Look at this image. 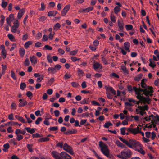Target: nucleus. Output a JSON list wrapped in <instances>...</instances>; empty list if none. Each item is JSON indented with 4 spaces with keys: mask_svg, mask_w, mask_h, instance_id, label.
<instances>
[{
    "mask_svg": "<svg viewBox=\"0 0 159 159\" xmlns=\"http://www.w3.org/2000/svg\"><path fill=\"white\" fill-rule=\"evenodd\" d=\"M145 80H146L143 79L141 81V86L142 88L144 89H143L140 87L137 88L135 86H134V91L135 93L143 94L146 96H152L153 94L152 93L154 92L153 88L152 87H148L145 83Z\"/></svg>",
    "mask_w": 159,
    "mask_h": 159,
    "instance_id": "f257e3e1",
    "label": "nucleus"
},
{
    "mask_svg": "<svg viewBox=\"0 0 159 159\" xmlns=\"http://www.w3.org/2000/svg\"><path fill=\"white\" fill-rule=\"evenodd\" d=\"M123 143L129 147L137 151L142 155L145 154V152L143 149V146L135 139H130L129 140H123Z\"/></svg>",
    "mask_w": 159,
    "mask_h": 159,
    "instance_id": "f03ea898",
    "label": "nucleus"
},
{
    "mask_svg": "<svg viewBox=\"0 0 159 159\" xmlns=\"http://www.w3.org/2000/svg\"><path fill=\"white\" fill-rule=\"evenodd\" d=\"M99 146L102 153L108 158L111 159L113 156L110 153L108 146L102 141L99 142Z\"/></svg>",
    "mask_w": 159,
    "mask_h": 159,
    "instance_id": "7ed1b4c3",
    "label": "nucleus"
},
{
    "mask_svg": "<svg viewBox=\"0 0 159 159\" xmlns=\"http://www.w3.org/2000/svg\"><path fill=\"white\" fill-rule=\"evenodd\" d=\"M135 94L137 95L136 98L138 99L139 100L138 101H136L135 104L139 105L140 103H143L144 104L146 103L149 104L150 102V99L148 97L146 98L143 96V94H140L137 93H135Z\"/></svg>",
    "mask_w": 159,
    "mask_h": 159,
    "instance_id": "20e7f679",
    "label": "nucleus"
},
{
    "mask_svg": "<svg viewBox=\"0 0 159 159\" xmlns=\"http://www.w3.org/2000/svg\"><path fill=\"white\" fill-rule=\"evenodd\" d=\"M132 154V152L131 151L128 149L121 151L120 154L118 155V157L123 159H127L130 158Z\"/></svg>",
    "mask_w": 159,
    "mask_h": 159,
    "instance_id": "39448f33",
    "label": "nucleus"
},
{
    "mask_svg": "<svg viewBox=\"0 0 159 159\" xmlns=\"http://www.w3.org/2000/svg\"><path fill=\"white\" fill-rule=\"evenodd\" d=\"M148 105H145L144 106H138L136 109V111L137 114H140L141 115H143L146 113L145 111L148 110Z\"/></svg>",
    "mask_w": 159,
    "mask_h": 159,
    "instance_id": "423d86ee",
    "label": "nucleus"
},
{
    "mask_svg": "<svg viewBox=\"0 0 159 159\" xmlns=\"http://www.w3.org/2000/svg\"><path fill=\"white\" fill-rule=\"evenodd\" d=\"M130 44L129 42H126L124 43V48L120 47L119 49L121 50V52L123 55H125L127 54L126 51L129 52H130L129 49Z\"/></svg>",
    "mask_w": 159,
    "mask_h": 159,
    "instance_id": "0eeeda50",
    "label": "nucleus"
},
{
    "mask_svg": "<svg viewBox=\"0 0 159 159\" xmlns=\"http://www.w3.org/2000/svg\"><path fill=\"white\" fill-rule=\"evenodd\" d=\"M61 68V66L59 64H57L54 67H49L48 68V73L50 74H55L58 70Z\"/></svg>",
    "mask_w": 159,
    "mask_h": 159,
    "instance_id": "6e6552de",
    "label": "nucleus"
},
{
    "mask_svg": "<svg viewBox=\"0 0 159 159\" xmlns=\"http://www.w3.org/2000/svg\"><path fill=\"white\" fill-rule=\"evenodd\" d=\"M141 128H139L138 126L135 128L129 127L127 129V131L129 132L134 135H136L139 133L141 131Z\"/></svg>",
    "mask_w": 159,
    "mask_h": 159,
    "instance_id": "1a4fd4ad",
    "label": "nucleus"
},
{
    "mask_svg": "<svg viewBox=\"0 0 159 159\" xmlns=\"http://www.w3.org/2000/svg\"><path fill=\"white\" fill-rule=\"evenodd\" d=\"M63 149L71 155H73L74 154L72 147L66 143H65L64 144Z\"/></svg>",
    "mask_w": 159,
    "mask_h": 159,
    "instance_id": "9d476101",
    "label": "nucleus"
},
{
    "mask_svg": "<svg viewBox=\"0 0 159 159\" xmlns=\"http://www.w3.org/2000/svg\"><path fill=\"white\" fill-rule=\"evenodd\" d=\"M151 116L152 117L151 123L153 124V127H155L156 126L155 124H157V122H159V116L158 115L154 116L152 114Z\"/></svg>",
    "mask_w": 159,
    "mask_h": 159,
    "instance_id": "9b49d317",
    "label": "nucleus"
},
{
    "mask_svg": "<svg viewBox=\"0 0 159 159\" xmlns=\"http://www.w3.org/2000/svg\"><path fill=\"white\" fill-rule=\"evenodd\" d=\"M145 134L146 138L148 139L150 138L151 136V139L152 140H154L156 136V133L154 132H152L151 133L150 132L147 131L145 133Z\"/></svg>",
    "mask_w": 159,
    "mask_h": 159,
    "instance_id": "f8f14e48",
    "label": "nucleus"
},
{
    "mask_svg": "<svg viewBox=\"0 0 159 159\" xmlns=\"http://www.w3.org/2000/svg\"><path fill=\"white\" fill-rule=\"evenodd\" d=\"M70 7V5L69 4L65 6L61 12V15L62 16H64L66 15L67 12L69 10Z\"/></svg>",
    "mask_w": 159,
    "mask_h": 159,
    "instance_id": "ddd939ff",
    "label": "nucleus"
},
{
    "mask_svg": "<svg viewBox=\"0 0 159 159\" xmlns=\"http://www.w3.org/2000/svg\"><path fill=\"white\" fill-rule=\"evenodd\" d=\"M61 158L62 159H72L71 157L65 152H62L60 153Z\"/></svg>",
    "mask_w": 159,
    "mask_h": 159,
    "instance_id": "4468645a",
    "label": "nucleus"
},
{
    "mask_svg": "<svg viewBox=\"0 0 159 159\" xmlns=\"http://www.w3.org/2000/svg\"><path fill=\"white\" fill-rule=\"evenodd\" d=\"M51 154L55 159H62L61 158L60 153L55 151H53L51 152Z\"/></svg>",
    "mask_w": 159,
    "mask_h": 159,
    "instance_id": "2eb2a0df",
    "label": "nucleus"
},
{
    "mask_svg": "<svg viewBox=\"0 0 159 159\" xmlns=\"http://www.w3.org/2000/svg\"><path fill=\"white\" fill-rule=\"evenodd\" d=\"M117 24L119 27L118 31L119 32L122 31L124 29V23L123 21H120L119 20L117 21Z\"/></svg>",
    "mask_w": 159,
    "mask_h": 159,
    "instance_id": "dca6fc26",
    "label": "nucleus"
},
{
    "mask_svg": "<svg viewBox=\"0 0 159 159\" xmlns=\"http://www.w3.org/2000/svg\"><path fill=\"white\" fill-rule=\"evenodd\" d=\"M14 19V14H10L9 16V17L6 18L7 23L9 25L11 26V22Z\"/></svg>",
    "mask_w": 159,
    "mask_h": 159,
    "instance_id": "f3484780",
    "label": "nucleus"
},
{
    "mask_svg": "<svg viewBox=\"0 0 159 159\" xmlns=\"http://www.w3.org/2000/svg\"><path fill=\"white\" fill-rule=\"evenodd\" d=\"M30 60L33 65H35L38 62L37 58L34 55L30 56Z\"/></svg>",
    "mask_w": 159,
    "mask_h": 159,
    "instance_id": "a211bd4d",
    "label": "nucleus"
},
{
    "mask_svg": "<svg viewBox=\"0 0 159 159\" xmlns=\"http://www.w3.org/2000/svg\"><path fill=\"white\" fill-rule=\"evenodd\" d=\"M25 11V9L24 8H23L20 10L19 11L17 16V18L18 19H20L21 18L22 16L24 15Z\"/></svg>",
    "mask_w": 159,
    "mask_h": 159,
    "instance_id": "6ab92c4d",
    "label": "nucleus"
},
{
    "mask_svg": "<svg viewBox=\"0 0 159 159\" xmlns=\"http://www.w3.org/2000/svg\"><path fill=\"white\" fill-rule=\"evenodd\" d=\"M93 68L96 71H97L98 69H102V65L98 62H96L93 64Z\"/></svg>",
    "mask_w": 159,
    "mask_h": 159,
    "instance_id": "aec40b11",
    "label": "nucleus"
},
{
    "mask_svg": "<svg viewBox=\"0 0 159 159\" xmlns=\"http://www.w3.org/2000/svg\"><path fill=\"white\" fill-rule=\"evenodd\" d=\"M107 92H111V93L113 95H115L116 94V91L114 89L111 87L109 86L107 87L106 89Z\"/></svg>",
    "mask_w": 159,
    "mask_h": 159,
    "instance_id": "412c9836",
    "label": "nucleus"
},
{
    "mask_svg": "<svg viewBox=\"0 0 159 159\" xmlns=\"http://www.w3.org/2000/svg\"><path fill=\"white\" fill-rule=\"evenodd\" d=\"M52 135L51 134H49L48 135L47 137H43L40 138L39 139V141L40 142H44L46 141H48L49 140V137L50 136H52Z\"/></svg>",
    "mask_w": 159,
    "mask_h": 159,
    "instance_id": "4be33fe9",
    "label": "nucleus"
},
{
    "mask_svg": "<svg viewBox=\"0 0 159 159\" xmlns=\"http://www.w3.org/2000/svg\"><path fill=\"white\" fill-rule=\"evenodd\" d=\"M16 118L18 120L22 122L23 123H26L27 122L25 120V119L22 117L20 116L19 115H16Z\"/></svg>",
    "mask_w": 159,
    "mask_h": 159,
    "instance_id": "5701e85b",
    "label": "nucleus"
},
{
    "mask_svg": "<svg viewBox=\"0 0 159 159\" xmlns=\"http://www.w3.org/2000/svg\"><path fill=\"white\" fill-rule=\"evenodd\" d=\"M25 52V50L23 48H20L19 53L21 57H22L24 56Z\"/></svg>",
    "mask_w": 159,
    "mask_h": 159,
    "instance_id": "b1692460",
    "label": "nucleus"
},
{
    "mask_svg": "<svg viewBox=\"0 0 159 159\" xmlns=\"http://www.w3.org/2000/svg\"><path fill=\"white\" fill-rule=\"evenodd\" d=\"M110 18L111 21L113 23H115L116 22L117 20L116 17L112 13L110 16Z\"/></svg>",
    "mask_w": 159,
    "mask_h": 159,
    "instance_id": "393cba45",
    "label": "nucleus"
},
{
    "mask_svg": "<svg viewBox=\"0 0 159 159\" xmlns=\"http://www.w3.org/2000/svg\"><path fill=\"white\" fill-rule=\"evenodd\" d=\"M57 13V11H51L48 13V15L49 16H55Z\"/></svg>",
    "mask_w": 159,
    "mask_h": 159,
    "instance_id": "a878e982",
    "label": "nucleus"
},
{
    "mask_svg": "<svg viewBox=\"0 0 159 159\" xmlns=\"http://www.w3.org/2000/svg\"><path fill=\"white\" fill-rule=\"evenodd\" d=\"M24 129L26 130L27 131L31 134H33L35 132L34 129V128H31L30 127H25Z\"/></svg>",
    "mask_w": 159,
    "mask_h": 159,
    "instance_id": "bb28decb",
    "label": "nucleus"
},
{
    "mask_svg": "<svg viewBox=\"0 0 159 159\" xmlns=\"http://www.w3.org/2000/svg\"><path fill=\"white\" fill-rule=\"evenodd\" d=\"M125 107L128 109L131 110V107L134 105V104H131V103H129L128 102H126L125 103Z\"/></svg>",
    "mask_w": 159,
    "mask_h": 159,
    "instance_id": "cd10ccee",
    "label": "nucleus"
},
{
    "mask_svg": "<svg viewBox=\"0 0 159 159\" xmlns=\"http://www.w3.org/2000/svg\"><path fill=\"white\" fill-rule=\"evenodd\" d=\"M139 133H140L143 136L142 139L144 142L148 143L150 142V140L149 139H148L144 137V134L143 132H141V131H140Z\"/></svg>",
    "mask_w": 159,
    "mask_h": 159,
    "instance_id": "c85d7f7f",
    "label": "nucleus"
},
{
    "mask_svg": "<svg viewBox=\"0 0 159 159\" xmlns=\"http://www.w3.org/2000/svg\"><path fill=\"white\" fill-rule=\"evenodd\" d=\"M33 43V42L31 41H29L25 42L24 44V47L26 49H28L29 46L31 45Z\"/></svg>",
    "mask_w": 159,
    "mask_h": 159,
    "instance_id": "c756f323",
    "label": "nucleus"
},
{
    "mask_svg": "<svg viewBox=\"0 0 159 159\" xmlns=\"http://www.w3.org/2000/svg\"><path fill=\"white\" fill-rule=\"evenodd\" d=\"M19 27V26H18L13 25L12 26L11 28V32L13 33H16L17 31V29Z\"/></svg>",
    "mask_w": 159,
    "mask_h": 159,
    "instance_id": "7c9ffc66",
    "label": "nucleus"
},
{
    "mask_svg": "<svg viewBox=\"0 0 159 159\" xmlns=\"http://www.w3.org/2000/svg\"><path fill=\"white\" fill-rule=\"evenodd\" d=\"M27 104V102L26 100H23V101L20 102L19 104V107H21L25 106H26Z\"/></svg>",
    "mask_w": 159,
    "mask_h": 159,
    "instance_id": "2f4dec72",
    "label": "nucleus"
},
{
    "mask_svg": "<svg viewBox=\"0 0 159 159\" xmlns=\"http://www.w3.org/2000/svg\"><path fill=\"white\" fill-rule=\"evenodd\" d=\"M149 61L150 62L149 64V66L152 68H154L156 66L155 62L153 61H152V60L151 59H149Z\"/></svg>",
    "mask_w": 159,
    "mask_h": 159,
    "instance_id": "473e14b6",
    "label": "nucleus"
},
{
    "mask_svg": "<svg viewBox=\"0 0 159 159\" xmlns=\"http://www.w3.org/2000/svg\"><path fill=\"white\" fill-rule=\"evenodd\" d=\"M10 147L9 144L8 143H7L3 145L4 148L3 149L4 152H7Z\"/></svg>",
    "mask_w": 159,
    "mask_h": 159,
    "instance_id": "72a5a7b5",
    "label": "nucleus"
},
{
    "mask_svg": "<svg viewBox=\"0 0 159 159\" xmlns=\"http://www.w3.org/2000/svg\"><path fill=\"white\" fill-rule=\"evenodd\" d=\"M142 74H140L135 77L134 80L136 81H139L142 78Z\"/></svg>",
    "mask_w": 159,
    "mask_h": 159,
    "instance_id": "f704fd0d",
    "label": "nucleus"
},
{
    "mask_svg": "<svg viewBox=\"0 0 159 159\" xmlns=\"http://www.w3.org/2000/svg\"><path fill=\"white\" fill-rule=\"evenodd\" d=\"M7 36L9 39L11 41H15L16 40L14 37L11 34H9L7 35Z\"/></svg>",
    "mask_w": 159,
    "mask_h": 159,
    "instance_id": "c9c22d12",
    "label": "nucleus"
},
{
    "mask_svg": "<svg viewBox=\"0 0 159 159\" xmlns=\"http://www.w3.org/2000/svg\"><path fill=\"white\" fill-rule=\"evenodd\" d=\"M2 2L1 3V6L3 8H6L8 5V3L7 2L5 1V0H2Z\"/></svg>",
    "mask_w": 159,
    "mask_h": 159,
    "instance_id": "e433bc0d",
    "label": "nucleus"
},
{
    "mask_svg": "<svg viewBox=\"0 0 159 159\" xmlns=\"http://www.w3.org/2000/svg\"><path fill=\"white\" fill-rule=\"evenodd\" d=\"M5 18V17L3 15H1V19L0 21V23L1 24V26H2L3 25V24L4 23Z\"/></svg>",
    "mask_w": 159,
    "mask_h": 159,
    "instance_id": "4c0bfd02",
    "label": "nucleus"
},
{
    "mask_svg": "<svg viewBox=\"0 0 159 159\" xmlns=\"http://www.w3.org/2000/svg\"><path fill=\"white\" fill-rule=\"evenodd\" d=\"M102 109V108L100 107H98L97 108V110L95 111V115L96 116H98L100 114V111Z\"/></svg>",
    "mask_w": 159,
    "mask_h": 159,
    "instance_id": "58836bf2",
    "label": "nucleus"
},
{
    "mask_svg": "<svg viewBox=\"0 0 159 159\" xmlns=\"http://www.w3.org/2000/svg\"><path fill=\"white\" fill-rule=\"evenodd\" d=\"M116 143L117 146L122 148H124L125 146V145L118 140L116 141Z\"/></svg>",
    "mask_w": 159,
    "mask_h": 159,
    "instance_id": "ea45409f",
    "label": "nucleus"
},
{
    "mask_svg": "<svg viewBox=\"0 0 159 159\" xmlns=\"http://www.w3.org/2000/svg\"><path fill=\"white\" fill-rule=\"evenodd\" d=\"M112 125V124L110 121H108L106 122L104 124V126L105 128H108L110 126Z\"/></svg>",
    "mask_w": 159,
    "mask_h": 159,
    "instance_id": "a19ab883",
    "label": "nucleus"
},
{
    "mask_svg": "<svg viewBox=\"0 0 159 159\" xmlns=\"http://www.w3.org/2000/svg\"><path fill=\"white\" fill-rule=\"evenodd\" d=\"M72 75L69 73H66L64 76L63 78L65 79H68L70 78Z\"/></svg>",
    "mask_w": 159,
    "mask_h": 159,
    "instance_id": "79ce46f5",
    "label": "nucleus"
},
{
    "mask_svg": "<svg viewBox=\"0 0 159 159\" xmlns=\"http://www.w3.org/2000/svg\"><path fill=\"white\" fill-rule=\"evenodd\" d=\"M27 147L29 151L30 152H32L34 151V149L32 148V145L30 144H28L27 145Z\"/></svg>",
    "mask_w": 159,
    "mask_h": 159,
    "instance_id": "37998d69",
    "label": "nucleus"
},
{
    "mask_svg": "<svg viewBox=\"0 0 159 159\" xmlns=\"http://www.w3.org/2000/svg\"><path fill=\"white\" fill-rule=\"evenodd\" d=\"M120 8L118 6H116L114 8V11L116 14H117L120 11Z\"/></svg>",
    "mask_w": 159,
    "mask_h": 159,
    "instance_id": "c03bdc74",
    "label": "nucleus"
},
{
    "mask_svg": "<svg viewBox=\"0 0 159 159\" xmlns=\"http://www.w3.org/2000/svg\"><path fill=\"white\" fill-rule=\"evenodd\" d=\"M80 103L82 104H87L89 103V98H84L81 101Z\"/></svg>",
    "mask_w": 159,
    "mask_h": 159,
    "instance_id": "a18cd8bd",
    "label": "nucleus"
},
{
    "mask_svg": "<svg viewBox=\"0 0 159 159\" xmlns=\"http://www.w3.org/2000/svg\"><path fill=\"white\" fill-rule=\"evenodd\" d=\"M127 128L123 127L120 129L121 134L122 135H125V131H127Z\"/></svg>",
    "mask_w": 159,
    "mask_h": 159,
    "instance_id": "49530a36",
    "label": "nucleus"
},
{
    "mask_svg": "<svg viewBox=\"0 0 159 159\" xmlns=\"http://www.w3.org/2000/svg\"><path fill=\"white\" fill-rule=\"evenodd\" d=\"M11 77L14 80H16L17 79L16 77V75L15 72L11 70Z\"/></svg>",
    "mask_w": 159,
    "mask_h": 159,
    "instance_id": "de8ad7c7",
    "label": "nucleus"
},
{
    "mask_svg": "<svg viewBox=\"0 0 159 159\" xmlns=\"http://www.w3.org/2000/svg\"><path fill=\"white\" fill-rule=\"evenodd\" d=\"M7 52L6 50H2L1 51V55L2 56L3 58L4 59H5L7 56Z\"/></svg>",
    "mask_w": 159,
    "mask_h": 159,
    "instance_id": "09e8293b",
    "label": "nucleus"
},
{
    "mask_svg": "<svg viewBox=\"0 0 159 159\" xmlns=\"http://www.w3.org/2000/svg\"><path fill=\"white\" fill-rule=\"evenodd\" d=\"M125 27L127 30H132L133 29V26L131 25H126Z\"/></svg>",
    "mask_w": 159,
    "mask_h": 159,
    "instance_id": "8fccbe9b",
    "label": "nucleus"
},
{
    "mask_svg": "<svg viewBox=\"0 0 159 159\" xmlns=\"http://www.w3.org/2000/svg\"><path fill=\"white\" fill-rule=\"evenodd\" d=\"M16 107L17 105L15 102H13L11 103V109L16 110Z\"/></svg>",
    "mask_w": 159,
    "mask_h": 159,
    "instance_id": "3c124183",
    "label": "nucleus"
},
{
    "mask_svg": "<svg viewBox=\"0 0 159 159\" xmlns=\"http://www.w3.org/2000/svg\"><path fill=\"white\" fill-rule=\"evenodd\" d=\"M2 74H4L5 73L6 70L7 69V66L6 65L3 64L2 65Z\"/></svg>",
    "mask_w": 159,
    "mask_h": 159,
    "instance_id": "603ef678",
    "label": "nucleus"
},
{
    "mask_svg": "<svg viewBox=\"0 0 159 159\" xmlns=\"http://www.w3.org/2000/svg\"><path fill=\"white\" fill-rule=\"evenodd\" d=\"M106 94L107 98L109 99L112 98L113 96L109 92H106Z\"/></svg>",
    "mask_w": 159,
    "mask_h": 159,
    "instance_id": "864d4df0",
    "label": "nucleus"
},
{
    "mask_svg": "<svg viewBox=\"0 0 159 159\" xmlns=\"http://www.w3.org/2000/svg\"><path fill=\"white\" fill-rule=\"evenodd\" d=\"M61 27V25L60 23H57L54 26L53 29L55 30H57L58 29H57V28L59 29Z\"/></svg>",
    "mask_w": 159,
    "mask_h": 159,
    "instance_id": "5fc2aeb1",
    "label": "nucleus"
},
{
    "mask_svg": "<svg viewBox=\"0 0 159 159\" xmlns=\"http://www.w3.org/2000/svg\"><path fill=\"white\" fill-rule=\"evenodd\" d=\"M63 142H60L57 143L56 146L57 147H60V148H63Z\"/></svg>",
    "mask_w": 159,
    "mask_h": 159,
    "instance_id": "6e6d98bb",
    "label": "nucleus"
},
{
    "mask_svg": "<svg viewBox=\"0 0 159 159\" xmlns=\"http://www.w3.org/2000/svg\"><path fill=\"white\" fill-rule=\"evenodd\" d=\"M71 84L72 86L76 88L80 86L79 83L76 82H73L71 83Z\"/></svg>",
    "mask_w": 159,
    "mask_h": 159,
    "instance_id": "4d7b16f0",
    "label": "nucleus"
},
{
    "mask_svg": "<svg viewBox=\"0 0 159 159\" xmlns=\"http://www.w3.org/2000/svg\"><path fill=\"white\" fill-rule=\"evenodd\" d=\"M26 87V84L25 83H21L20 85V89L22 90H23Z\"/></svg>",
    "mask_w": 159,
    "mask_h": 159,
    "instance_id": "13d9d810",
    "label": "nucleus"
},
{
    "mask_svg": "<svg viewBox=\"0 0 159 159\" xmlns=\"http://www.w3.org/2000/svg\"><path fill=\"white\" fill-rule=\"evenodd\" d=\"M128 102L129 103H131V104H134V105L136 102V101L132 98H129L128 99Z\"/></svg>",
    "mask_w": 159,
    "mask_h": 159,
    "instance_id": "bf43d9fd",
    "label": "nucleus"
},
{
    "mask_svg": "<svg viewBox=\"0 0 159 159\" xmlns=\"http://www.w3.org/2000/svg\"><path fill=\"white\" fill-rule=\"evenodd\" d=\"M30 62L28 58H26L24 61V65L25 66H29L30 65Z\"/></svg>",
    "mask_w": 159,
    "mask_h": 159,
    "instance_id": "052dcab7",
    "label": "nucleus"
},
{
    "mask_svg": "<svg viewBox=\"0 0 159 159\" xmlns=\"http://www.w3.org/2000/svg\"><path fill=\"white\" fill-rule=\"evenodd\" d=\"M46 19V17L44 16H42L39 17L38 19L39 21L40 22H43Z\"/></svg>",
    "mask_w": 159,
    "mask_h": 159,
    "instance_id": "680f3d73",
    "label": "nucleus"
},
{
    "mask_svg": "<svg viewBox=\"0 0 159 159\" xmlns=\"http://www.w3.org/2000/svg\"><path fill=\"white\" fill-rule=\"evenodd\" d=\"M78 75L79 76H83L84 74V72L81 69H78L77 71Z\"/></svg>",
    "mask_w": 159,
    "mask_h": 159,
    "instance_id": "e2e57ef3",
    "label": "nucleus"
},
{
    "mask_svg": "<svg viewBox=\"0 0 159 159\" xmlns=\"http://www.w3.org/2000/svg\"><path fill=\"white\" fill-rule=\"evenodd\" d=\"M54 34L55 33L54 32H53V33H49L48 35V38L50 40H52L54 36Z\"/></svg>",
    "mask_w": 159,
    "mask_h": 159,
    "instance_id": "0e129e2a",
    "label": "nucleus"
},
{
    "mask_svg": "<svg viewBox=\"0 0 159 159\" xmlns=\"http://www.w3.org/2000/svg\"><path fill=\"white\" fill-rule=\"evenodd\" d=\"M47 59L48 61L50 63H52V60L51 55H49L47 56Z\"/></svg>",
    "mask_w": 159,
    "mask_h": 159,
    "instance_id": "69168bd1",
    "label": "nucleus"
},
{
    "mask_svg": "<svg viewBox=\"0 0 159 159\" xmlns=\"http://www.w3.org/2000/svg\"><path fill=\"white\" fill-rule=\"evenodd\" d=\"M28 35L26 34H24L22 37V40L23 41H26L28 39Z\"/></svg>",
    "mask_w": 159,
    "mask_h": 159,
    "instance_id": "338daca9",
    "label": "nucleus"
},
{
    "mask_svg": "<svg viewBox=\"0 0 159 159\" xmlns=\"http://www.w3.org/2000/svg\"><path fill=\"white\" fill-rule=\"evenodd\" d=\"M42 119L41 117H39L38 118L35 122V124L37 125L39 124L40 122L42 121Z\"/></svg>",
    "mask_w": 159,
    "mask_h": 159,
    "instance_id": "774afa93",
    "label": "nucleus"
}]
</instances>
